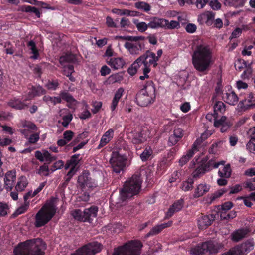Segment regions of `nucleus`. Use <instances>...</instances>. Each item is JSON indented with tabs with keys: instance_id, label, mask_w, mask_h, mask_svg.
Segmentation results:
<instances>
[{
	"instance_id": "obj_1",
	"label": "nucleus",
	"mask_w": 255,
	"mask_h": 255,
	"mask_svg": "<svg viewBox=\"0 0 255 255\" xmlns=\"http://www.w3.org/2000/svg\"><path fill=\"white\" fill-rule=\"evenodd\" d=\"M192 58L194 67L200 72L208 71L213 62L212 49L204 43L196 46Z\"/></svg>"
},
{
	"instance_id": "obj_2",
	"label": "nucleus",
	"mask_w": 255,
	"mask_h": 255,
	"mask_svg": "<svg viewBox=\"0 0 255 255\" xmlns=\"http://www.w3.org/2000/svg\"><path fill=\"white\" fill-rule=\"evenodd\" d=\"M46 248L40 238H33L20 242L13 250L14 255H44Z\"/></svg>"
},
{
	"instance_id": "obj_3",
	"label": "nucleus",
	"mask_w": 255,
	"mask_h": 255,
	"mask_svg": "<svg viewBox=\"0 0 255 255\" xmlns=\"http://www.w3.org/2000/svg\"><path fill=\"white\" fill-rule=\"evenodd\" d=\"M142 180L138 175H134L128 179L121 189V198L125 201L138 195L141 190Z\"/></svg>"
},
{
	"instance_id": "obj_4",
	"label": "nucleus",
	"mask_w": 255,
	"mask_h": 255,
	"mask_svg": "<svg viewBox=\"0 0 255 255\" xmlns=\"http://www.w3.org/2000/svg\"><path fill=\"white\" fill-rule=\"evenodd\" d=\"M156 97V88L152 81L146 82L136 95V102L140 107H147L153 104Z\"/></svg>"
},
{
	"instance_id": "obj_5",
	"label": "nucleus",
	"mask_w": 255,
	"mask_h": 255,
	"mask_svg": "<svg viewBox=\"0 0 255 255\" xmlns=\"http://www.w3.org/2000/svg\"><path fill=\"white\" fill-rule=\"evenodd\" d=\"M142 247L143 244L140 240H130L115 248L113 255H140Z\"/></svg>"
},
{
	"instance_id": "obj_6",
	"label": "nucleus",
	"mask_w": 255,
	"mask_h": 255,
	"mask_svg": "<svg viewBox=\"0 0 255 255\" xmlns=\"http://www.w3.org/2000/svg\"><path fill=\"white\" fill-rule=\"evenodd\" d=\"M56 208L53 204L45 205L37 212L35 217L34 225L36 228L45 226L54 217Z\"/></svg>"
},
{
	"instance_id": "obj_7",
	"label": "nucleus",
	"mask_w": 255,
	"mask_h": 255,
	"mask_svg": "<svg viewBox=\"0 0 255 255\" xmlns=\"http://www.w3.org/2000/svg\"><path fill=\"white\" fill-rule=\"evenodd\" d=\"M223 247L220 244L214 243L212 241H207L199 244L191 250L193 255H209L216 253L219 250Z\"/></svg>"
},
{
	"instance_id": "obj_8",
	"label": "nucleus",
	"mask_w": 255,
	"mask_h": 255,
	"mask_svg": "<svg viewBox=\"0 0 255 255\" xmlns=\"http://www.w3.org/2000/svg\"><path fill=\"white\" fill-rule=\"evenodd\" d=\"M119 38L122 40H126L131 42H135L132 43L129 42H126L125 44V47L127 49L131 54H138L139 51L141 50L143 44L139 41V40H143L145 38L144 36H119Z\"/></svg>"
},
{
	"instance_id": "obj_9",
	"label": "nucleus",
	"mask_w": 255,
	"mask_h": 255,
	"mask_svg": "<svg viewBox=\"0 0 255 255\" xmlns=\"http://www.w3.org/2000/svg\"><path fill=\"white\" fill-rule=\"evenodd\" d=\"M127 161L126 155H122L118 151H113L110 160L113 171L119 174L123 171L125 169Z\"/></svg>"
},
{
	"instance_id": "obj_10",
	"label": "nucleus",
	"mask_w": 255,
	"mask_h": 255,
	"mask_svg": "<svg viewBox=\"0 0 255 255\" xmlns=\"http://www.w3.org/2000/svg\"><path fill=\"white\" fill-rule=\"evenodd\" d=\"M102 248L101 244L97 241L91 242L79 248L70 255H94L100 252Z\"/></svg>"
},
{
	"instance_id": "obj_11",
	"label": "nucleus",
	"mask_w": 255,
	"mask_h": 255,
	"mask_svg": "<svg viewBox=\"0 0 255 255\" xmlns=\"http://www.w3.org/2000/svg\"><path fill=\"white\" fill-rule=\"evenodd\" d=\"M134 23L139 32H144L147 29L148 27L153 29L163 27L166 24L167 21L165 19L154 17L153 19L148 24L144 22H138L137 20L134 21Z\"/></svg>"
},
{
	"instance_id": "obj_12",
	"label": "nucleus",
	"mask_w": 255,
	"mask_h": 255,
	"mask_svg": "<svg viewBox=\"0 0 255 255\" xmlns=\"http://www.w3.org/2000/svg\"><path fill=\"white\" fill-rule=\"evenodd\" d=\"M255 108V96L252 93L245 95L244 99L241 100L237 105L239 112L246 111Z\"/></svg>"
},
{
	"instance_id": "obj_13",
	"label": "nucleus",
	"mask_w": 255,
	"mask_h": 255,
	"mask_svg": "<svg viewBox=\"0 0 255 255\" xmlns=\"http://www.w3.org/2000/svg\"><path fill=\"white\" fill-rule=\"evenodd\" d=\"M137 61L144 68H150L151 65H153L154 67H156L158 65L157 63L158 59L156 58L155 54L149 50L147 51L145 53L138 58Z\"/></svg>"
},
{
	"instance_id": "obj_14",
	"label": "nucleus",
	"mask_w": 255,
	"mask_h": 255,
	"mask_svg": "<svg viewBox=\"0 0 255 255\" xmlns=\"http://www.w3.org/2000/svg\"><path fill=\"white\" fill-rule=\"evenodd\" d=\"M215 215L214 214H202L197 219V225L199 229L204 230L210 226L215 220Z\"/></svg>"
},
{
	"instance_id": "obj_15",
	"label": "nucleus",
	"mask_w": 255,
	"mask_h": 255,
	"mask_svg": "<svg viewBox=\"0 0 255 255\" xmlns=\"http://www.w3.org/2000/svg\"><path fill=\"white\" fill-rule=\"evenodd\" d=\"M77 182L82 190L86 187L91 188L93 187V183L90 176V174L86 171L83 172L81 175L78 176Z\"/></svg>"
},
{
	"instance_id": "obj_16",
	"label": "nucleus",
	"mask_w": 255,
	"mask_h": 255,
	"mask_svg": "<svg viewBox=\"0 0 255 255\" xmlns=\"http://www.w3.org/2000/svg\"><path fill=\"white\" fill-rule=\"evenodd\" d=\"M184 130L180 128H175L172 133L168 138V145L172 146L175 145L182 138L184 135Z\"/></svg>"
},
{
	"instance_id": "obj_17",
	"label": "nucleus",
	"mask_w": 255,
	"mask_h": 255,
	"mask_svg": "<svg viewBox=\"0 0 255 255\" xmlns=\"http://www.w3.org/2000/svg\"><path fill=\"white\" fill-rule=\"evenodd\" d=\"M184 205V200L181 198L180 199L175 201L168 209L166 213L165 218H171L175 213L179 212L182 210Z\"/></svg>"
},
{
	"instance_id": "obj_18",
	"label": "nucleus",
	"mask_w": 255,
	"mask_h": 255,
	"mask_svg": "<svg viewBox=\"0 0 255 255\" xmlns=\"http://www.w3.org/2000/svg\"><path fill=\"white\" fill-rule=\"evenodd\" d=\"M16 180V172L14 170L7 171L4 178V187L7 191H11L13 186V183Z\"/></svg>"
},
{
	"instance_id": "obj_19",
	"label": "nucleus",
	"mask_w": 255,
	"mask_h": 255,
	"mask_svg": "<svg viewBox=\"0 0 255 255\" xmlns=\"http://www.w3.org/2000/svg\"><path fill=\"white\" fill-rule=\"evenodd\" d=\"M208 157L203 158L200 162L203 165L206 172H209L213 168H217L221 164H224V161H221L219 162H216L215 160L212 159L209 160L208 161Z\"/></svg>"
},
{
	"instance_id": "obj_20",
	"label": "nucleus",
	"mask_w": 255,
	"mask_h": 255,
	"mask_svg": "<svg viewBox=\"0 0 255 255\" xmlns=\"http://www.w3.org/2000/svg\"><path fill=\"white\" fill-rule=\"evenodd\" d=\"M173 222L169 221L167 223H162L157 225L152 228L150 231L145 235V238H147L150 236L156 235L159 234L163 229L171 226Z\"/></svg>"
},
{
	"instance_id": "obj_21",
	"label": "nucleus",
	"mask_w": 255,
	"mask_h": 255,
	"mask_svg": "<svg viewBox=\"0 0 255 255\" xmlns=\"http://www.w3.org/2000/svg\"><path fill=\"white\" fill-rule=\"evenodd\" d=\"M107 63L113 69H121L124 66L125 62L122 58H108L106 59Z\"/></svg>"
},
{
	"instance_id": "obj_22",
	"label": "nucleus",
	"mask_w": 255,
	"mask_h": 255,
	"mask_svg": "<svg viewBox=\"0 0 255 255\" xmlns=\"http://www.w3.org/2000/svg\"><path fill=\"white\" fill-rule=\"evenodd\" d=\"M29 89L30 91L28 93V97L29 99L44 95L46 93V90L39 85L32 86Z\"/></svg>"
},
{
	"instance_id": "obj_23",
	"label": "nucleus",
	"mask_w": 255,
	"mask_h": 255,
	"mask_svg": "<svg viewBox=\"0 0 255 255\" xmlns=\"http://www.w3.org/2000/svg\"><path fill=\"white\" fill-rule=\"evenodd\" d=\"M239 61L240 64L242 63L245 68V70L241 75V79L244 80H249L252 77L253 73L251 64H248L247 61L242 59H239Z\"/></svg>"
},
{
	"instance_id": "obj_24",
	"label": "nucleus",
	"mask_w": 255,
	"mask_h": 255,
	"mask_svg": "<svg viewBox=\"0 0 255 255\" xmlns=\"http://www.w3.org/2000/svg\"><path fill=\"white\" fill-rule=\"evenodd\" d=\"M98 211V207L94 205L85 208L84 210V214L86 221L91 223L92 220L91 218H95L97 215Z\"/></svg>"
},
{
	"instance_id": "obj_25",
	"label": "nucleus",
	"mask_w": 255,
	"mask_h": 255,
	"mask_svg": "<svg viewBox=\"0 0 255 255\" xmlns=\"http://www.w3.org/2000/svg\"><path fill=\"white\" fill-rule=\"evenodd\" d=\"M210 185L206 183H201L196 188L193 197L195 198L200 197L207 193L210 189Z\"/></svg>"
},
{
	"instance_id": "obj_26",
	"label": "nucleus",
	"mask_w": 255,
	"mask_h": 255,
	"mask_svg": "<svg viewBox=\"0 0 255 255\" xmlns=\"http://www.w3.org/2000/svg\"><path fill=\"white\" fill-rule=\"evenodd\" d=\"M114 131L113 129L111 128L108 130L102 136L99 145L97 147L98 149H101L107 143H108L113 138Z\"/></svg>"
},
{
	"instance_id": "obj_27",
	"label": "nucleus",
	"mask_w": 255,
	"mask_h": 255,
	"mask_svg": "<svg viewBox=\"0 0 255 255\" xmlns=\"http://www.w3.org/2000/svg\"><path fill=\"white\" fill-rule=\"evenodd\" d=\"M223 99L226 103L231 105H235L239 100L237 95L232 91L225 93L223 96Z\"/></svg>"
},
{
	"instance_id": "obj_28",
	"label": "nucleus",
	"mask_w": 255,
	"mask_h": 255,
	"mask_svg": "<svg viewBox=\"0 0 255 255\" xmlns=\"http://www.w3.org/2000/svg\"><path fill=\"white\" fill-rule=\"evenodd\" d=\"M248 234L247 229L241 228L235 230L231 234V240L234 242H239L243 239Z\"/></svg>"
},
{
	"instance_id": "obj_29",
	"label": "nucleus",
	"mask_w": 255,
	"mask_h": 255,
	"mask_svg": "<svg viewBox=\"0 0 255 255\" xmlns=\"http://www.w3.org/2000/svg\"><path fill=\"white\" fill-rule=\"evenodd\" d=\"M146 140L145 136L142 131H134L132 133L131 142L134 144H139Z\"/></svg>"
},
{
	"instance_id": "obj_30",
	"label": "nucleus",
	"mask_w": 255,
	"mask_h": 255,
	"mask_svg": "<svg viewBox=\"0 0 255 255\" xmlns=\"http://www.w3.org/2000/svg\"><path fill=\"white\" fill-rule=\"evenodd\" d=\"M7 105L15 109L22 110L24 108L26 105L21 100L15 98L9 100L7 102Z\"/></svg>"
},
{
	"instance_id": "obj_31",
	"label": "nucleus",
	"mask_w": 255,
	"mask_h": 255,
	"mask_svg": "<svg viewBox=\"0 0 255 255\" xmlns=\"http://www.w3.org/2000/svg\"><path fill=\"white\" fill-rule=\"evenodd\" d=\"M27 46L31 50V53L33 54V55L30 57V58L34 60L37 59L39 57V53L35 42L33 40H30L27 42Z\"/></svg>"
},
{
	"instance_id": "obj_32",
	"label": "nucleus",
	"mask_w": 255,
	"mask_h": 255,
	"mask_svg": "<svg viewBox=\"0 0 255 255\" xmlns=\"http://www.w3.org/2000/svg\"><path fill=\"white\" fill-rule=\"evenodd\" d=\"M226 106L222 101H217L214 106V117L216 118L218 113L223 114L225 111Z\"/></svg>"
},
{
	"instance_id": "obj_33",
	"label": "nucleus",
	"mask_w": 255,
	"mask_h": 255,
	"mask_svg": "<svg viewBox=\"0 0 255 255\" xmlns=\"http://www.w3.org/2000/svg\"><path fill=\"white\" fill-rule=\"evenodd\" d=\"M206 170L203 167V165L200 162L196 169L193 171L192 173L193 178L197 179L201 177L205 173H206Z\"/></svg>"
},
{
	"instance_id": "obj_34",
	"label": "nucleus",
	"mask_w": 255,
	"mask_h": 255,
	"mask_svg": "<svg viewBox=\"0 0 255 255\" xmlns=\"http://www.w3.org/2000/svg\"><path fill=\"white\" fill-rule=\"evenodd\" d=\"M240 246L246 255L254 249V242L253 240H248L240 244Z\"/></svg>"
},
{
	"instance_id": "obj_35",
	"label": "nucleus",
	"mask_w": 255,
	"mask_h": 255,
	"mask_svg": "<svg viewBox=\"0 0 255 255\" xmlns=\"http://www.w3.org/2000/svg\"><path fill=\"white\" fill-rule=\"evenodd\" d=\"M231 174V169L230 165L225 166L222 169H219L218 175L221 178H228Z\"/></svg>"
},
{
	"instance_id": "obj_36",
	"label": "nucleus",
	"mask_w": 255,
	"mask_h": 255,
	"mask_svg": "<svg viewBox=\"0 0 255 255\" xmlns=\"http://www.w3.org/2000/svg\"><path fill=\"white\" fill-rule=\"evenodd\" d=\"M59 97L61 98V100L63 99L65 100L67 103H73L74 102H76V100L73 98V97L68 92L62 91L59 93Z\"/></svg>"
},
{
	"instance_id": "obj_37",
	"label": "nucleus",
	"mask_w": 255,
	"mask_h": 255,
	"mask_svg": "<svg viewBox=\"0 0 255 255\" xmlns=\"http://www.w3.org/2000/svg\"><path fill=\"white\" fill-rule=\"evenodd\" d=\"M43 100L48 104L50 103L53 105H55L56 104L61 103V98L59 97H51L50 96L45 95L43 96Z\"/></svg>"
},
{
	"instance_id": "obj_38",
	"label": "nucleus",
	"mask_w": 255,
	"mask_h": 255,
	"mask_svg": "<svg viewBox=\"0 0 255 255\" xmlns=\"http://www.w3.org/2000/svg\"><path fill=\"white\" fill-rule=\"evenodd\" d=\"M194 181L193 178H188L186 181H183L181 184V188L184 191L191 190L193 188Z\"/></svg>"
},
{
	"instance_id": "obj_39",
	"label": "nucleus",
	"mask_w": 255,
	"mask_h": 255,
	"mask_svg": "<svg viewBox=\"0 0 255 255\" xmlns=\"http://www.w3.org/2000/svg\"><path fill=\"white\" fill-rule=\"evenodd\" d=\"M74 218L78 221L81 222H86L85 218L84 211H82L80 209L75 210L72 213Z\"/></svg>"
},
{
	"instance_id": "obj_40",
	"label": "nucleus",
	"mask_w": 255,
	"mask_h": 255,
	"mask_svg": "<svg viewBox=\"0 0 255 255\" xmlns=\"http://www.w3.org/2000/svg\"><path fill=\"white\" fill-rule=\"evenodd\" d=\"M152 153L153 151L151 147H147L140 155L141 160L143 162L147 161Z\"/></svg>"
},
{
	"instance_id": "obj_41",
	"label": "nucleus",
	"mask_w": 255,
	"mask_h": 255,
	"mask_svg": "<svg viewBox=\"0 0 255 255\" xmlns=\"http://www.w3.org/2000/svg\"><path fill=\"white\" fill-rule=\"evenodd\" d=\"M79 156L80 154H76L72 155L70 159L67 162L65 166V168H68L69 166H72V167L75 168V167L78 164L79 162Z\"/></svg>"
},
{
	"instance_id": "obj_42",
	"label": "nucleus",
	"mask_w": 255,
	"mask_h": 255,
	"mask_svg": "<svg viewBox=\"0 0 255 255\" xmlns=\"http://www.w3.org/2000/svg\"><path fill=\"white\" fill-rule=\"evenodd\" d=\"M27 184L28 182L26 178L22 177L17 182L15 186V189L17 191H22L26 188Z\"/></svg>"
},
{
	"instance_id": "obj_43",
	"label": "nucleus",
	"mask_w": 255,
	"mask_h": 255,
	"mask_svg": "<svg viewBox=\"0 0 255 255\" xmlns=\"http://www.w3.org/2000/svg\"><path fill=\"white\" fill-rule=\"evenodd\" d=\"M206 142H203L200 139L197 138L192 145L193 150H196L197 152L200 151V149H204L206 146Z\"/></svg>"
},
{
	"instance_id": "obj_44",
	"label": "nucleus",
	"mask_w": 255,
	"mask_h": 255,
	"mask_svg": "<svg viewBox=\"0 0 255 255\" xmlns=\"http://www.w3.org/2000/svg\"><path fill=\"white\" fill-rule=\"evenodd\" d=\"M228 191V189L226 188H222L216 191L214 193L211 195L210 197L211 202H213L217 198L221 197L224 193H226Z\"/></svg>"
},
{
	"instance_id": "obj_45",
	"label": "nucleus",
	"mask_w": 255,
	"mask_h": 255,
	"mask_svg": "<svg viewBox=\"0 0 255 255\" xmlns=\"http://www.w3.org/2000/svg\"><path fill=\"white\" fill-rule=\"evenodd\" d=\"M246 0H228L225 4L229 6H233L236 7H242L244 5Z\"/></svg>"
},
{
	"instance_id": "obj_46",
	"label": "nucleus",
	"mask_w": 255,
	"mask_h": 255,
	"mask_svg": "<svg viewBox=\"0 0 255 255\" xmlns=\"http://www.w3.org/2000/svg\"><path fill=\"white\" fill-rule=\"evenodd\" d=\"M135 7L140 10L145 12H148L151 9L150 5L145 2L139 1L135 3Z\"/></svg>"
},
{
	"instance_id": "obj_47",
	"label": "nucleus",
	"mask_w": 255,
	"mask_h": 255,
	"mask_svg": "<svg viewBox=\"0 0 255 255\" xmlns=\"http://www.w3.org/2000/svg\"><path fill=\"white\" fill-rule=\"evenodd\" d=\"M141 66L142 67V65L138 62L137 59L131 65V67L128 68V73L131 75H134L137 73L138 69Z\"/></svg>"
},
{
	"instance_id": "obj_48",
	"label": "nucleus",
	"mask_w": 255,
	"mask_h": 255,
	"mask_svg": "<svg viewBox=\"0 0 255 255\" xmlns=\"http://www.w3.org/2000/svg\"><path fill=\"white\" fill-rule=\"evenodd\" d=\"M112 13L114 14H117L120 16L126 15V16H137L133 14H131L130 11L127 9H120L114 8L112 10Z\"/></svg>"
},
{
	"instance_id": "obj_49",
	"label": "nucleus",
	"mask_w": 255,
	"mask_h": 255,
	"mask_svg": "<svg viewBox=\"0 0 255 255\" xmlns=\"http://www.w3.org/2000/svg\"><path fill=\"white\" fill-rule=\"evenodd\" d=\"M49 169L48 164L44 163L39 167L37 173L42 176H48L49 175Z\"/></svg>"
},
{
	"instance_id": "obj_50",
	"label": "nucleus",
	"mask_w": 255,
	"mask_h": 255,
	"mask_svg": "<svg viewBox=\"0 0 255 255\" xmlns=\"http://www.w3.org/2000/svg\"><path fill=\"white\" fill-rule=\"evenodd\" d=\"M229 252L230 255H246L240 245L230 249Z\"/></svg>"
},
{
	"instance_id": "obj_51",
	"label": "nucleus",
	"mask_w": 255,
	"mask_h": 255,
	"mask_svg": "<svg viewBox=\"0 0 255 255\" xmlns=\"http://www.w3.org/2000/svg\"><path fill=\"white\" fill-rule=\"evenodd\" d=\"M22 10L26 12L34 13L36 16H40V14L39 10L37 8L30 5L23 6Z\"/></svg>"
},
{
	"instance_id": "obj_52",
	"label": "nucleus",
	"mask_w": 255,
	"mask_h": 255,
	"mask_svg": "<svg viewBox=\"0 0 255 255\" xmlns=\"http://www.w3.org/2000/svg\"><path fill=\"white\" fill-rule=\"evenodd\" d=\"M21 126L23 128H27L33 131L37 130V127L35 124L30 121L26 120L22 121L21 122Z\"/></svg>"
},
{
	"instance_id": "obj_53",
	"label": "nucleus",
	"mask_w": 255,
	"mask_h": 255,
	"mask_svg": "<svg viewBox=\"0 0 255 255\" xmlns=\"http://www.w3.org/2000/svg\"><path fill=\"white\" fill-rule=\"evenodd\" d=\"M122 80V77L118 74H113L110 76L108 79L109 84L120 82Z\"/></svg>"
},
{
	"instance_id": "obj_54",
	"label": "nucleus",
	"mask_w": 255,
	"mask_h": 255,
	"mask_svg": "<svg viewBox=\"0 0 255 255\" xmlns=\"http://www.w3.org/2000/svg\"><path fill=\"white\" fill-rule=\"evenodd\" d=\"M59 83L57 80L49 81L45 86L48 90H55L59 86Z\"/></svg>"
},
{
	"instance_id": "obj_55",
	"label": "nucleus",
	"mask_w": 255,
	"mask_h": 255,
	"mask_svg": "<svg viewBox=\"0 0 255 255\" xmlns=\"http://www.w3.org/2000/svg\"><path fill=\"white\" fill-rule=\"evenodd\" d=\"M29 202H24V204L19 207L14 213L16 215H18L24 213L28 208Z\"/></svg>"
},
{
	"instance_id": "obj_56",
	"label": "nucleus",
	"mask_w": 255,
	"mask_h": 255,
	"mask_svg": "<svg viewBox=\"0 0 255 255\" xmlns=\"http://www.w3.org/2000/svg\"><path fill=\"white\" fill-rule=\"evenodd\" d=\"M165 20L167 21V23L162 27H167L168 29L179 28L180 27V24L178 22L172 20L170 22H169L168 20Z\"/></svg>"
},
{
	"instance_id": "obj_57",
	"label": "nucleus",
	"mask_w": 255,
	"mask_h": 255,
	"mask_svg": "<svg viewBox=\"0 0 255 255\" xmlns=\"http://www.w3.org/2000/svg\"><path fill=\"white\" fill-rule=\"evenodd\" d=\"M28 142L30 144H35L39 139V133L38 132L31 134L28 138Z\"/></svg>"
},
{
	"instance_id": "obj_58",
	"label": "nucleus",
	"mask_w": 255,
	"mask_h": 255,
	"mask_svg": "<svg viewBox=\"0 0 255 255\" xmlns=\"http://www.w3.org/2000/svg\"><path fill=\"white\" fill-rule=\"evenodd\" d=\"M8 206L7 204L0 202V217L4 216L7 214Z\"/></svg>"
},
{
	"instance_id": "obj_59",
	"label": "nucleus",
	"mask_w": 255,
	"mask_h": 255,
	"mask_svg": "<svg viewBox=\"0 0 255 255\" xmlns=\"http://www.w3.org/2000/svg\"><path fill=\"white\" fill-rule=\"evenodd\" d=\"M44 158L46 161L48 162V163L56 160V157L54 156H52L51 154L47 150L43 151Z\"/></svg>"
},
{
	"instance_id": "obj_60",
	"label": "nucleus",
	"mask_w": 255,
	"mask_h": 255,
	"mask_svg": "<svg viewBox=\"0 0 255 255\" xmlns=\"http://www.w3.org/2000/svg\"><path fill=\"white\" fill-rule=\"evenodd\" d=\"M74 56L71 55H66L60 57L59 62L60 63H64L66 62L70 63L73 61Z\"/></svg>"
},
{
	"instance_id": "obj_61",
	"label": "nucleus",
	"mask_w": 255,
	"mask_h": 255,
	"mask_svg": "<svg viewBox=\"0 0 255 255\" xmlns=\"http://www.w3.org/2000/svg\"><path fill=\"white\" fill-rule=\"evenodd\" d=\"M72 115L71 114L64 116L62 117V125L64 127H67L72 121Z\"/></svg>"
},
{
	"instance_id": "obj_62",
	"label": "nucleus",
	"mask_w": 255,
	"mask_h": 255,
	"mask_svg": "<svg viewBox=\"0 0 255 255\" xmlns=\"http://www.w3.org/2000/svg\"><path fill=\"white\" fill-rule=\"evenodd\" d=\"M64 166V162L62 160H58L55 162L51 166L50 170L52 172L56 171L57 169H60Z\"/></svg>"
},
{
	"instance_id": "obj_63",
	"label": "nucleus",
	"mask_w": 255,
	"mask_h": 255,
	"mask_svg": "<svg viewBox=\"0 0 255 255\" xmlns=\"http://www.w3.org/2000/svg\"><path fill=\"white\" fill-rule=\"evenodd\" d=\"M186 31L188 33H194L197 30V26L193 23H188L185 27Z\"/></svg>"
},
{
	"instance_id": "obj_64",
	"label": "nucleus",
	"mask_w": 255,
	"mask_h": 255,
	"mask_svg": "<svg viewBox=\"0 0 255 255\" xmlns=\"http://www.w3.org/2000/svg\"><path fill=\"white\" fill-rule=\"evenodd\" d=\"M209 5L214 10L220 9L221 4L217 0H212L209 2Z\"/></svg>"
}]
</instances>
